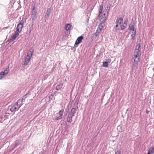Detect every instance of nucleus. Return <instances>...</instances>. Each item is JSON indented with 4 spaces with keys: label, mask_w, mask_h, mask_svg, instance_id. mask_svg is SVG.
Wrapping results in <instances>:
<instances>
[{
    "label": "nucleus",
    "mask_w": 154,
    "mask_h": 154,
    "mask_svg": "<svg viewBox=\"0 0 154 154\" xmlns=\"http://www.w3.org/2000/svg\"><path fill=\"white\" fill-rule=\"evenodd\" d=\"M34 51L31 50H29L27 53V55L24 61V65L25 66L27 65L29 63L31 57L33 54Z\"/></svg>",
    "instance_id": "obj_1"
},
{
    "label": "nucleus",
    "mask_w": 154,
    "mask_h": 154,
    "mask_svg": "<svg viewBox=\"0 0 154 154\" xmlns=\"http://www.w3.org/2000/svg\"><path fill=\"white\" fill-rule=\"evenodd\" d=\"M11 38H9L7 41V42L11 43L15 40L16 38L19 35L22 29H16Z\"/></svg>",
    "instance_id": "obj_2"
},
{
    "label": "nucleus",
    "mask_w": 154,
    "mask_h": 154,
    "mask_svg": "<svg viewBox=\"0 0 154 154\" xmlns=\"http://www.w3.org/2000/svg\"><path fill=\"white\" fill-rule=\"evenodd\" d=\"M83 38L84 37L82 35H81V36L79 37L75 41L74 47L73 48H72V49L73 48L74 49V51H75L76 49L75 48L77 47V45L81 42Z\"/></svg>",
    "instance_id": "obj_3"
},
{
    "label": "nucleus",
    "mask_w": 154,
    "mask_h": 154,
    "mask_svg": "<svg viewBox=\"0 0 154 154\" xmlns=\"http://www.w3.org/2000/svg\"><path fill=\"white\" fill-rule=\"evenodd\" d=\"M78 108V103H75L74 106H73L71 110L69 112V113H70L73 116H74V115L76 113V111L77 110Z\"/></svg>",
    "instance_id": "obj_4"
},
{
    "label": "nucleus",
    "mask_w": 154,
    "mask_h": 154,
    "mask_svg": "<svg viewBox=\"0 0 154 154\" xmlns=\"http://www.w3.org/2000/svg\"><path fill=\"white\" fill-rule=\"evenodd\" d=\"M26 21V19L23 17L22 20L18 24L16 29H21L23 26V23H25Z\"/></svg>",
    "instance_id": "obj_5"
},
{
    "label": "nucleus",
    "mask_w": 154,
    "mask_h": 154,
    "mask_svg": "<svg viewBox=\"0 0 154 154\" xmlns=\"http://www.w3.org/2000/svg\"><path fill=\"white\" fill-rule=\"evenodd\" d=\"M136 49L135 50L134 54L141 55V54L140 52L141 48L140 45V43H139L136 46Z\"/></svg>",
    "instance_id": "obj_6"
},
{
    "label": "nucleus",
    "mask_w": 154,
    "mask_h": 154,
    "mask_svg": "<svg viewBox=\"0 0 154 154\" xmlns=\"http://www.w3.org/2000/svg\"><path fill=\"white\" fill-rule=\"evenodd\" d=\"M100 9L99 10V15L98 17L99 18H100L101 16L100 14L102 13L103 9V2H102L101 4L100 5Z\"/></svg>",
    "instance_id": "obj_7"
},
{
    "label": "nucleus",
    "mask_w": 154,
    "mask_h": 154,
    "mask_svg": "<svg viewBox=\"0 0 154 154\" xmlns=\"http://www.w3.org/2000/svg\"><path fill=\"white\" fill-rule=\"evenodd\" d=\"M31 18L32 20H35L37 18V12L36 11H32L31 12Z\"/></svg>",
    "instance_id": "obj_8"
},
{
    "label": "nucleus",
    "mask_w": 154,
    "mask_h": 154,
    "mask_svg": "<svg viewBox=\"0 0 154 154\" xmlns=\"http://www.w3.org/2000/svg\"><path fill=\"white\" fill-rule=\"evenodd\" d=\"M74 116L73 115L69 113L67 118V121L68 122L71 123L72 122V119Z\"/></svg>",
    "instance_id": "obj_9"
},
{
    "label": "nucleus",
    "mask_w": 154,
    "mask_h": 154,
    "mask_svg": "<svg viewBox=\"0 0 154 154\" xmlns=\"http://www.w3.org/2000/svg\"><path fill=\"white\" fill-rule=\"evenodd\" d=\"M128 19L124 22V23L122 25H121V29H125L127 28V26L128 25Z\"/></svg>",
    "instance_id": "obj_10"
},
{
    "label": "nucleus",
    "mask_w": 154,
    "mask_h": 154,
    "mask_svg": "<svg viewBox=\"0 0 154 154\" xmlns=\"http://www.w3.org/2000/svg\"><path fill=\"white\" fill-rule=\"evenodd\" d=\"M111 5L109 3L105 8L106 12V16H108L109 15V11L110 9Z\"/></svg>",
    "instance_id": "obj_11"
},
{
    "label": "nucleus",
    "mask_w": 154,
    "mask_h": 154,
    "mask_svg": "<svg viewBox=\"0 0 154 154\" xmlns=\"http://www.w3.org/2000/svg\"><path fill=\"white\" fill-rule=\"evenodd\" d=\"M130 32H131L132 33L131 35V39H134V38L136 33V29H130Z\"/></svg>",
    "instance_id": "obj_12"
},
{
    "label": "nucleus",
    "mask_w": 154,
    "mask_h": 154,
    "mask_svg": "<svg viewBox=\"0 0 154 154\" xmlns=\"http://www.w3.org/2000/svg\"><path fill=\"white\" fill-rule=\"evenodd\" d=\"M9 71V66H8V67L3 71H2L1 72L4 74V75H6L8 73Z\"/></svg>",
    "instance_id": "obj_13"
},
{
    "label": "nucleus",
    "mask_w": 154,
    "mask_h": 154,
    "mask_svg": "<svg viewBox=\"0 0 154 154\" xmlns=\"http://www.w3.org/2000/svg\"><path fill=\"white\" fill-rule=\"evenodd\" d=\"M17 106H18L16 104H14L10 108V110L12 112L16 111V109H17Z\"/></svg>",
    "instance_id": "obj_14"
},
{
    "label": "nucleus",
    "mask_w": 154,
    "mask_h": 154,
    "mask_svg": "<svg viewBox=\"0 0 154 154\" xmlns=\"http://www.w3.org/2000/svg\"><path fill=\"white\" fill-rule=\"evenodd\" d=\"M123 20V18L122 17L117 18L116 20V23H118L121 26V25H122L121 23H122Z\"/></svg>",
    "instance_id": "obj_15"
},
{
    "label": "nucleus",
    "mask_w": 154,
    "mask_h": 154,
    "mask_svg": "<svg viewBox=\"0 0 154 154\" xmlns=\"http://www.w3.org/2000/svg\"><path fill=\"white\" fill-rule=\"evenodd\" d=\"M23 99L22 100H18L16 103V105H17L18 106V109L21 106L23 102Z\"/></svg>",
    "instance_id": "obj_16"
},
{
    "label": "nucleus",
    "mask_w": 154,
    "mask_h": 154,
    "mask_svg": "<svg viewBox=\"0 0 154 154\" xmlns=\"http://www.w3.org/2000/svg\"><path fill=\"white\" fill-rule=\"evenodd\" d=\"M63 83L61 82L59 84H58L56 86V89L57 90H58L62 88V86L63 85Z\"/></svg>",
    "instance_id": "obj_17"
},
{
    "label": "nucleus",
    "mask_w": 154,
    "mask_h": 154,
    "mask_svg": "<svg viewBox=\"0 0 154 154\" xmlns=\"http://www.w3.org/2000/svg\"><path fill=\"white\" fill-rule=\"evenodd\" d=\"M51 12V9L50 8H48L47 9V11L46 13V15L45 16H47L48 17H49L50 13Z\"/></svg>",
    "instance_id": "obj_18"
},
{
    "label": "nucleus",
    "mask_w": 154,
    "mask_h": 154,
    "mask_svg": "<svg viewBox=\"0 0 154 154\" xmlns=\"http://www.w3.org/2000/svg\"><path fill=\"white\" fill-rule=\"evenodd\" d=\"M102 29H97L96 32L95 33H94V34L95 35V37H97L100 32H101Z\"/></svg>",
    "instance_id": "obj_19"
},
{
    "label": "nucleus",
    "mask_w": 154,
    "mask_h": 154,
    "mask_svg": "<svg viewBox=\"0 0 154 154\" xmlns=\"http://www.w3.org/2000/svg\"><path fill=\"white\" fill-rule=\"evenodd\" d=\"M70 29H65V31L64 32L65 35H69L70 33Z\"/></svg>",
    "instance_id": "obj_20"
},
{
    "label": "nucleus",
    "mask_w": 154,
    "mask_h": 154,
    "mask_svg": "<svg viewBox=\"0 0 154 154\" xmlns=\"http://www.w3.org/2000/svg\"><path fill=\"white\" fill-rule=\"evenodd\" d=\"M102 66L104 67H107L108 66V63L107 61H104L103 62Z\"/></svg>",
    "instance_id": "obj_21"
},
{
    "label": "nucleus",
    "mask_w": 154,
    "mask_h": 154,
    "mask_svg": "<svg viewBox=\"0 0 154 154\" xmlns=\"http://www.w3.org/2000/svg\"><path fill=\"white\" fill-rule=\"evenodd\" d=\"M154 153V151L151 148L148 150L147 154H153Z\"/></svg>",
    "instance_id": "obj_22"
},
{
    "label": "nucleus",
    "mask_w": 154,
    "mask_h": 154,
    "mask_svg": "<svg viewBox=\"0 0 154 154\" xmlns=\"http://www.w3.org/2000/svg\"><path fill=\"white\" fill-rule=\"evenodd\" d=\"M105 26L104 24L100 23L98 25L97 29H102Z\"/></svg>",
    "instance_id": "obj_23"
},
{
    "label": "nucleus",
    "mask_w": 154,
    "mask_h": 154,
    "mask_svg": "<svg viewBox=\"0 0 154 154\" xmlns=\"http://www.w3.org/2000/svg\"><path fill=\"white\" fill-rule=\"evenodd\" d=\"M106 20V17H103L101 18L100 20V23L104 24Z\"/></svg>",
    "instance_id": "obj_24"
},
{
    "label": "nucleus",
    "mask_w": 154,
    "mask_h": 154,
    "mask_svg": "<svg viewBox=\"0 0 154 154\" xmlns=\"http://www.w3.org/2000/svg\"><path fill=\"white\" fill-rule=\"evenodd\" d=\"M134 25L133 23L131 22L129 26V28L128 29H134Z\"/></svg>",
    "instance_id": "obj_25"
},
{
    "label": "nucleus",
    "mask_w": 154,
    "mask_h": 154,
    "mask_svg": "<svg viewBox=\"0 0 154 154\" xmlns=\"http://www.w3.org/2000/svg\"><path fill=\"white\" fill-rule=\"evenodd\" d=\"M72 27V25L69 24H67L66 26H65V29H70Z\"/></svg>",
    "instance_id": "obj_26"
},
{
    "label": "nucleus",
    "mask_w": 154,
    "mask_h": 154,
    "mask_svg": "<svg viewBox=\"0 0 154 154\" xmlns=\"http://www.w3.org/2000/svg\"><path fill=\"white\" fill-rule=\"evenodd\" d=\"M63 111L64 109H62L61 110L59 111L58 113L60 115V116L62 117Z\"/></svg>",
    "instance_id": "obj_27"
},
{
    "label": "nucleus",
    "mask_w": 154,
    "mask_h": 154,
    "mask_svg": "<svg viewBox=\"0 0 154 154\" xmlns=\"http://www.w3.org/2000/svg\"><path fill=\"white\" fill-rule=\"evenodd\" d=\"M96 37H95V35L93 33L91 35V41H93L94 39Z\"/></svg>",
    "instance_id": "obj_28"
},
{
    "label": "nucleus",
    "mask_w": 154,
    "mask_h": 154,
    "mask_svg": "<svg viewBox=\"0 0 154 154\" xmlns=\"http://www.w3.org/2000/svg\"><path fill=\"white\" fill-rule=\"evenodd\" d=\"M134 56L135 58H137L138 60H139V57L140 55H138L137 54H135Z\"/></svg>",
    "instance_id": "obj_29"
},
{
    "label": "nucleus",
    "mask_w": 154,
    "mask_h": 154,
    "mask_svg": "<svg viewBox=\"0 0 154 154\" xmlns=\"http://www.w3.org/2000/svg\"><path fill=\"white\" fill-rule=\"evenodd\" d=\"M115 154H121L120 149H118L117 151L116 152Z\"/></svg>",
    "instance_id": "obj_30"
},
{
    "label": "nucleus",
    "mask_w": 154,
    "mask_h": 154,
    "mask_svg": "<svg viewBox=\"0 0 154 154\" xmlns=\"http://www.w3.org/2000/svg\"><path fill=\"white\" fill-rule=\"evenodd\" d=\"M138 64V63L137 62H133V65L134 66H137Z\"/></svg>",
    "instance_id": "obj_31"
},
{
    "label": "nucleus",
    "mask_w": 154,
    "mask_h": 154,
    "mask_svg": "<svg viewBox=\"0 0 154 154\" xmlns=\"http://www.w3.org/2000/svg\"><path fill=\"white\" fill-rule=\"evenodd\" d=\"M62 116H60L59 117H56V119H55V120H59L60 119H62Z\"/></svg>",
    "instance_id": "obj_32"
},
{
    "label": "nucleus",
    "mask_w": 154,
    "mask_h": 154,
    "mask_svg": "<svg viewBox=\"0 0 154 154\" xmlns=\"http://www.w3.org/2000/svg\"><path fill=\"white\" fill-rule=\"evenodd\" d=\"M0 73L1 74V76L2 77V78H4V76H5V75H4V74H3L1 72H0Z\"/></svg>",
    "instance_id": "obj_33"
},
{
    "label": "nucleus",
    "mask_w": 154,
    "mask_h": 154,
    "mask_svg": "<svg viewBox=\"0 0 154 154\" xmlns=\"http://www.w3.org/2000/svg\"><path fill=\"white\" fill-rule=\"evenodd\" d=\"M138 60H137V58H135V59H134V62H138Z\"/></svg>",
    "instance_id": "obj_34"
},
{
    "label": "nucleus",
    "mask_w": 154,
    "mask_h": 154,
    "mask_svg": "<svg viewBox=\"0 0 154 154\" xmlns=\"http://www.w3.org/2000/svg\"><path fill=\"white\" fill-rule=\"evenodd\" d=\"M28 94H25L24 95L23 98H26L27 97L26 96Z\"/></svg>",
    "instance_id": "obj_35"
},
{
    "label": "nucleus",
    "mask_w": 154,
    "mask_h": 154,
    "mask_svg": "<svg viewBox=\"0 0 154 154\" xmlns=\"http://www.w3.org/2000/svg\"><path fill=\"white\" fill-rule=\"evenodd\" d=\"M103 15L104 16V17H106H106H107L108 16H106V12L105 13H104L103 14Z\"/></svg>",
    "instance_id": "obj_36"
},
{
    "label": "nucleus",
    "mask_w": 154,
    "mask_h": 154,
    "mask_svg": "<svg viewBox=\"0 0 154 154\" xmlns=\"http://www.w3.org/2000/svg\"><path fill=\"white\" fill-rule=\"evenodd\" d=\"M119 25H119V24H118V23H116V27H118V26H119Z\"/></svg>",
    "instance_id": "obj_37"
},
{
    "label": "nucleus",
    "mask_w": 154,
    "mask_h": 154,
    "mask_svg": "<svg viewBox=\"0 0 154 154\" xmlns=\"http://www.w3.org/2000/svg\"><path fill=\"white\" fill-rule=\"evenodd\" d=\"M32 11H36V10H35V6L33 8Z\"/></svg>",
    "instance_id": "obj_38"
},
{
    "label": "nucleus",
    "mask_w": 154,
    "mask_h": 154,
    "mask_svg": "<svg viewBox=\"0 0 154 154\" xmlns=\"http://www.w3.org/2000/svg\"><path fill=\"white\" fill-rule=\"evenodd\" d=\"M17 145L16 144V143L15 144V146L14 147V148H12V149H13L16 146H17Z\"/></svg>",
    "instance_id": "obj_39"
},
{
    "label": "nucleus",
    "mask_w": 154,
    "mask_h": 154,
    "mask_svg": "<svg viewBox=\"0 0 154 154\" xmlns=\"http://www.w3.org/2000/svg\"><path fill=\"white\" fill-rule=\"evenodd\" d=\"M40 154H44V153L42 151H41Z\"/></svg>",
    "instance_id": "obj_40"
},
{
    "label": "nucleus",
    "mask_w": 154,
    "mask_h": 154,
    "mask_svg": "<svg viewBox=\"0 0 154 154\" xmlns=\"http://www.w3.org/2000/svg\"><path fill=\"white\" fill-rule=\"evenodd\" d=\"M2 118V116H0V120H1ZM1 121V120H0V121Z\"/></svg>",
    "instance_id": "obj_41"
},
{
    "label": "nucleus",
    "mask_w": 154,
    "mask_h": 154,
    "mask_svg": "<svg viewBox=\"0 0 154 154\" xmlns=\"http://www.w3.org/2000/svg\"><path fill=\"white\" fill-rule=\"evenodd\" d=\"M154 151V147H151Z\"/></svg>",
    "instance_id": "obj_42"
},
{
    "label": "nucleus",
    "mask_w": 154,
    "mask_h": 154,
    "mask_svg": "<svg viewBox=\"0 0 154 154\" xmlns=\"http://www.w3.org/2000/svg\"><path fill=\"white\" fill-rule=\"evenodd\" d=\"M2 29H4V28H3Z\"/></svg>",
    "instance_id": "obj_43"
}]
</instances>
